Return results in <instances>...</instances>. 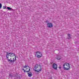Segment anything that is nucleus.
<instances>
[{"mask_svg":"<svg viewBox=\"0 0 79 79\" xmlns=\"http://www.w3.org/2000/svg\"><path fill=\"white\" fill-rule=\"evenodd\" d=\"M29 71H30V69H29V71H26V72L27 73L28 72H29Z\"/></svg>","mask_w":79,"mask_h":79,"instance_id":"18","label":"nucleus"},{"mask_svg":"<svg viewBox=\"0 0 79 79\" xmlns=\"http://www.w3.org/2000/svg\"><path fill=\"white\" fill-rule=\"evenodd\" d=\"M23 70L24 71V73H26V70H24V69H23Z\"/></svg>","mask_w":79,"mask_h":79,"instance_id":"17","label":"nucleus"},{"mask_svg":"<svg viewBox=\"0 0 79 79\" xmlns=\"http://www.w3.org/2000/svg\"><path fill=\"white\" fill-rule=\"evenodd\" d=\"M47 25L48 27L49 28H52L53 27V24L51 23H48Z\"/></svg>","mask_w":79,"mask_h":79,"instance_id":"5","label":"nucleus"},{"mask_svg":"<svg viewBox=\"0 0 79 79\" xmlns=\"http://www.w3.org/2000/svg\"><path fill=\"white\" fill-rule=\"evenodd\" d=\"M70 67V64L69 63H65L63 65V68L65 70H69Z\"/></svg>","mask_w":79,"mask_h":79,"instance_id":"3","label":"nucleus"},{"mask_svg":"<svg viewBox=\"0 0 79 79\" xmlns=\"http://www.w3.org/2000/svg\"><path fill=\"white\" fill-rule=\"evenodd\" d=\"M9 54H10V55L11 56V57L13 56H15H15H16V55H15V54H14V53H9Z\"/></svg>","mask_w":79,"mask_h":79,"instance_id":"8","label":"nucleus"},{"mask_svg":"<svg viewBox=\"0 0 79 79\" xmlns=\"http://www.w3.org/2000/svg\"><path fill=\"white\" fill-rule=\"evenodd\" d=\"M3 9H6V6H4L3 7Z\"/></svg>","mask_w":79,"mask_h":79,"instance_id":"14","label":"nucleus"},{"mask_svg":"<svg viewBox=\"0 0 79 79\" xmlns=\"http://www.w3.org/2000/svg\"><path fill=\"white\" fill-rule=\"evenodd\" d=\"M23 67L24 68H26L27 69V67L29 66L26 65L25 66H23Z\"/></svg>","mask_w":79,"mask_h":79,"instance_id":"10","label":"nucleus"},{"mask_svg":"<svg viewBox=\"0 0 79 79\" xmlns=\"http://www.w3.org/2000/svg\"><path fill=\"white\" fill-rule=\"evenodd\" d=\"M32 75V74L31 72H30V77H31V76Z\"/></svg>","mask_w":79,"mask_h":79,"instance_id":"15","label":"nucleus"},{"mask_svg":"<svg viewBox=\"0 0 79 79\" xmlns=\"http://www.w3.org/2000/svg\"><path fill=\"white\" fill-rule=\"evenodd\" d=\"M68 36L69 37V39H71V35L70 34H68Z\"/></svg>","mask_w":79,"mask_h":79,"instance_id":"12","label":"nucleus"},{"mask_svg":"<svg viewBox=\"0 0 79 79\" xmlns=\"http://www.w3.org/2000/svg\"><path fill=\"white\" fill-rule=\"evenodd\" d=\"M7 9L9 10H11V8L10 7H7Z\"/></svg>","mask_w":79,"mask_h":79,"instance_id":"11","label":"nucleus"},{"mask_svg":"<svg viewBox=\"0 0 79 79\" xmlns=\"http://www.w3.org/2000/svg\"><path fill=\"white\" fill-rule=\"evenodd\" d=\"M59 69H61V66H59Z\"/></svg>","mask_w":79,"mask_h":79,"instance_id":"19","label":"nucleus"},{"mask_svg":"<svg viewBox=\"0 0 79 79\" xmlns=\"http://www.w3.org/2000/svg\"><path fill=\"white\" fill-rule=\"evenodd\" d=\"M61 56L60 55L57 56L56 57V59L58 60H60L61 59Z\"/></svg>","mask_w":79,"mask_h":79,"instance_id":"7","label":"nucleus"},{"mask_svg":"<svg viewBox=\"0 0 79 79\" xmlns=\"http://www.w3.org/2000/svg\"><path fill=\"white\" fill-rule=\"evenodd\" d=\"M35 55L37 58H38L42 57V52L39 51H37L36 52H35Z\"/></svg>","mask_w":79,"mask_h":79,"instance_id":"4","label":"nucleus"},{"mask_svg":"<svg viewBox=\"0 0 79 79\" xmlns=\"http://www.w3.org/2000/svg\"><path fill=\"white\" fill-rule=\"evenodd\" d=\"M52 67L54 69H57V65L55 64H53Z\"/></svg>","mask_w":79,"mask_h":79,"instance_id":"6","label":"nucleus"},{"mask_svg":"<svg viewBox=\"0 0 79 79\" xmlns=\"http://www.w3.org/2000/svg\"><path fill=\"white\" fill-rule=\"evenodd\" d=\"M27 74L28 76H29V77H30V73H27Z\"/></svg>","mask_w":79,"mask_h":79,"instance_id":"16","label":"nucleus"},{"mask_svg":"<svg viewBox=\"0 0 79 79\" xmlns=\"http://www.w3.org/2000/svg\"><path fill=\"white\" fill-rule=\"evenodd\" d=\"M42 68V66L40 65L36 64L35 66V69L34 70L36 72H39L40 71H41Z\"/></svg>","mask_w":79,"mask_h":79,"instance_id":"2","label":"nucleus"},{"mask_svg":"<svg viewBox=\"0 0 79 79\" xmlns=\"http://www.w3.org/2000/svg\"><path fill=\"white\" fill-rule=\"evenodd\" d=\"M9 77H13V74L12 73L9 74Z\"/></svg>","mask_w":79,"mask_h":79,"instance_id":"9","label":"nucleus"},{"mask_svg":"<svg viewBox=\"0 0 79 79\" xmlns=\"http://www.w3.org/2000/svg\"><path fill=\"white\" fill-rule=\"evenodd\" d=\"M2 4L1 3H0V9H1V8H2Z\"/></svg>","mask_w":79,"mask_h":79,"instance_id":"13","label":"nucleus"},{"mask_svg":"<svg viewBox=\"0 0 79 79\" xmlns=\"http://www.w3.org/2000/svg\"><path fill=\"white\" fill-rule=\"evenodd\" d=\"M7 57V59L8 61H10L11 63H14L15 61L16 60V56H15V58H13V60H11V56L10 55V54L9 53H8L6 55Z\"/></svg>","mask_w":79,"mask_h":79,"instance_id":"1","label":"nucleus"}]
</instances>
